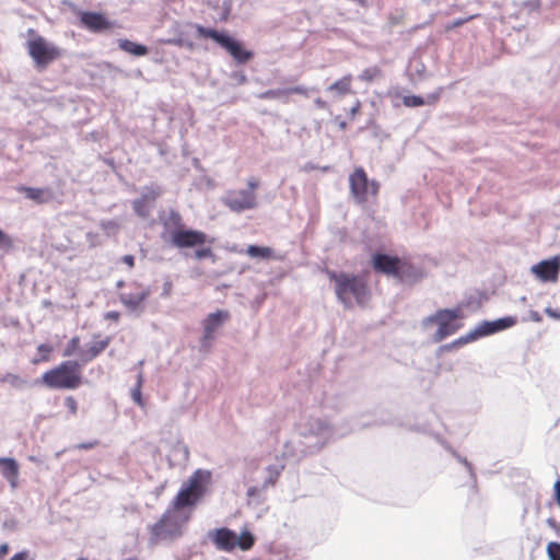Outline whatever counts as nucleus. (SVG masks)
I'll return each mask as SVG.
<instances>
[{"label":"nucleus","instance_id":"obj_33","mask_svg":"<svg viewBox=\"0 0 560 560\" xmlns=\"http://www.w3.org/2000/svg\"><path fill=\"white\" fill-rule=\"evenodd\" d=\"M80 339L79 337H73L71 338V340L67 343L65 350H63V355L65 357H70L72 355L74 352H79L80 350Z\"/></svg>","mask_w":560,"mask_h":560},{"label":"nucleus","instance_id":"obj_3","mask_svg":"<svg viewBox=\"0 0 560 560\" xmlns=\"http://www.w3.org/2000/svg\"><path fill=\"white\" fill-rule=\"evenodd\" d=\"M328 278L335 283V293L339 302L346 307H350L352 302L364 305L370 299V290L361 276L327 271Z\"/></svg>","mask_w":560,"mask_h":560},{"label":"nucleus","instance_id":"obj_14","mask_svg":"<svg viewBox=\"0 0 560 560\" xmlns=\"http://www.w3.org/2000/svg\"><path fill=\"white\" fill-rule=\"evenodd\" d=\"M516 323L517 318L515 316H504L494 320H483L479 323L475 329L470 330V332L474 340H477L479 338L506 330L516 325Z\"/></svg>","mask_w":560,"mask_h":560},{"label":"nucleus","instance_id":"obj_47","mask_svg":"<svg viewBox=\"0 0 560 560\" xmlns=\"http://www.w3.org/2000/svg\"><path fill=\"white\" fill-rule=\"evenodd\" d=\"M247 186L248 188L246 190H250L253 192H255V190L258 188L259 186V183L257 182L256 178L254 177H250L248 180H247Z\"/></svg>","mask_w":560,"mask_h":560},{"label":"nucleus","instance_id":"obj_34","mask_svg":"<svg viewBox=\"0 0 560 560\" xmlns=\"http://www.w3.org/2000/svg\"><path fill=\"white\" fill-rule=\"evenodd\" d=\"M547 553L550 560H560V544L550 541L547 545Z\"/></svg>","mask_w":560,"mask_h":560},{"label":"nucleus","instance_id":"obj_42","mask_svg":"<svg viewBox=\"0 0 560 560\" xmlns=\"http://www.w3.org/2000/svg\"><path fill=\"white\" fill-rule=\"evenodd\" d=\"M440 98V92H433V93H430L427 95V97L424 98L425 101V104L428 105H432L434 103H436V101Z\"/></svg>","mask_w":560,"mask_h":560},{"label":"nucleus","instance_id":"obj_63","mask_svg":"<svg viewBox=\"0 0 560 560\" xmlns=\"http://www.w3.org/2000/svg\"><path fill=\"white\" fill-rule=\"evenodd\" d=\"M125 560H136V559H132V558H128V559H125Z\"/></svg>","mask_w":560,"mask_h":560},{"label":"nucleus","instance_id":"obj_64","mask_svg":"<svg viewBox=\"0 0 560 560\" xmlns=\"http://www.w3.org/2000/svg\"><path fill=\"white\" fill-rule=\"evenodd\" d=\"M559 318H560V313H559Z\"/></svg>","mask_w":560,"mask_h":560},{"label":"nucleus","instance_id":"obj_2","mask_svg":"<svg viewBox=\"0 0 560 560\" xmlns=\"http://www.w3.org/2000/svg\"><path fill=\"white\" fill-rule=\"evenodd\" d=\"M353 428L337 429L328 420L319 417L304 416L296 424L298 441L284 444L283 455L295 460L319 452L334 436H343Z\"/></svg>","mask_w":560,"mask_h":560},{"label":"nucleus","instance_id":"obj_12","mask_svg":"<svg viewBox=\"0 0 560 560\" xmlns=\"http://www.w3.org/2000/svg\"><path fill=\"white\" fill-rule=\"evenodd\" d=\"M136 287L135 292H122L119 294L120 303L126 307L128 313L141 316L145 310V300L151 295L150 287H144L138 282H132Z\"/></svg>","mask_w":560,"mask_h":560},{"label":"nucleus","instance_id":"obj_26","mask_svg":"<svg viewBox=\"0 0 560 560\" xmlns=\"http://www.w3.org/2000/svg\"><path fill=\"white\" fill-rule=\"evenodd\" d=\"M472 341H475V340H474L471 332L469 331L466 335L460 336L459 338L455 339L454 341L441 346L439 351H441V352L452 351L456 348H459V347L467 345L469 342H472Z\"/></svg>","mask_w":560,"mask_h":560},{"label":"nucleus","instance_id":"obj_17","mask_svg":"<svg viewBox=\"0 0 560 560\" xmlns=\"http://www.w3.org/2000/svg\"><path fill=\"white\" fill-rule=\"evenodd\" d=\"M80 22L85 28L94 33L106 31L112 26L107 18L100 12H82L80 14Z\"/></svg>","mask_w":560,"mask_h":560},{"label":"nucleus","instance_id":"obj_54","mask_svg":"<svg viewBox=\"0 0 560 560\" xmlns=\"http://www.w3.org/2000/svg\"><path fill=\"white\" fill-rule=\"evenodd\" d=\"M314 103H315L316 107L322 108V109H326V108L328 107L327 102H326V101H324V100H322V98H319V97H318V98H316V100L314 101Z\"/></svg>","mask_w":560,"mask_h":560},{"label":"nucleus","instance_id":"obj_59","mask_svg":"<svg viewBox=\"0 0 560 560\" xmlns=\"http://www.w3.org/2000/svg\"><path fill=\"white\" fill-rule=\"evenodd\" d=\"M532 318H533V320H535V322H539V320L541 319V317H540L539 313H537V312H533V313H532Z\"/></svg>","mask_w":560,"mask_h":560},{"label":"nucleus","instance_id":"obj_27","mask_svg":"<svg viewBox=\"0 0 560 560\" xmlns=\"http://www.w3.org/2000/svg\"><path fill=\"white\" fill-rule=\"evenodd\" d=\"M246 253L253 258L268 259L272 255V249L270 247L249 245Z\"/></svg>","mask_w":560,"mask_h":560},{"label":"nucleus","instance_id":"obj_16","mask_svg":"<svg viewBox=\"0 0 560 560\" xmlns=\"http://www.w3.org/2000/svg\"><path fill=\"white\" fill-rule=\"evenodd\" d=\"M401 260L398 257L377 253L373 256V268L382 273L397 277Z\"/></svg>","mask_w":560,"mask_h":560},{"label":"nucleus","instance_id":"obj_15","mask_svg":"<svg viewBox=\"0 0 560 560\" xmlns=\"http://www.w3.org/2000/svg\"><path fill=\"white\" fill-rule=\"evenodd\" d=\"M530 270L542 282H556L560 273V256L541 260L532 266Z\"/></svg>","mask_w":560,"mask_h":560},{"label":"nucleus","instance_id":"obj_10","mask_svg":"<svg viewBox=\"0 0 560 560\" xmlns=\"http://www.w3.org/2000/svg\"><path fill=\"white\" fill-rule=\"evenodd\" d=\"M170 242L177 248H192L201 246L206 243H212L213 240L199 230L192 229H174L171 231Z\"/></svg>","mask_w":560,"mask_h":560},{"label":"nucleus","instance_id":"obj_9","mask_svg":"<svg viewBox=\"0 0 560 560\" xmlns=\"http://www.w3.org/2000/svg\"><path fill=\"white\" fill-rule=\"evenodd\" d=\"M349 185L352 196L358 203H364L369 194L375 196L378 192L380 185L376 180H370L362 167H357L349 176Z\"/></svg>","mask_w":560,"mask_h":560},{"label":"nucleus","instance_id":"obj_58","mask_svg":"<svg viewBox=\"0 0 560 560\" xmlns=\"http://www.w3.org/2000/svg\"><path fill=\"white\" fill-rule=\"evenodd\" d=\"M464 22H465V20H463V19H457V20H455V21L453 22V24H452V25H453V27H458V26L463 25V24H464Z\"/></svg>","mask_w":560,"mask_h":560},{"label":"nucleus","instance_id":"obj_6","mask_svg":"<svg viewBox=\"0 0 560 560\" xmlns=\"http://www.w3.org/2000/svg\"><path fill=\"white\" fill-rule=\"evenodd\" d=\"M463 314L459 308H442L422 320L423 326L436 324L439 327L433 335L434 342H441L448 336L454 335L460 329L462 324L458 322Z\"/></svg>","mask_w":560,"mask_h":560},{"label":"nucleus","instance_id":"obj_44","mask_svg":"<svg viewBox=\"0 0 560 560\" xmlns=\"http://www.w3.org/2000/svg\"><path fill=\"white\" fill-rule=\"evenodd\" d=\"M171 291H172V282H171V281H165V282L163 283V289H162L161 296H162V298H167V296H170Z\"/></svg>","mask_w":560,"mask_h":560},{"label":"nucleus","instance_id":"obj_57","mask_svg":"<svg viewBox=\"0 0 560 560\" xmlns=\"http://www.w3.org/2000/svg\"><path fill=\"white\" fill-rule=\"evenodd\" d=\"M234 78H236L240 83H245L247 81L246 75L244 73H242V72L235 73Z\"/></svg>","mask_w":560,"mask_h":560},{"label":"nucleus","instance_id":"obj_56","mask_svg":"<svg viewBox=\"0 0 560 560\" xmlns=\"http://www.w3.org/2000/svg\"><path fill=\"white\" fill-rule=\"evenodd\" d=\"M9 552V545L7 542L0 545V557Z\"/></svg>","mask_w":560,"mask_h":560},{"label":"nucleus","instance_id":"obj_20","mask_svg":"<svg viewBox=\"0 0 560 560\" xmlns=\"http://www.w3.org/2000/svg\"><path fill=\"white\" fill-rule=\"evenodd\" d=\"M0 472L14 489L18 486L19 464L12 457H0Z\"/></svg>","mask_w":560,"mask_h":560},{"label":"nucleus","instance_id":"obj_46","mask_svg":"<svg viewBox=\"0 0 560 560\" xmlns=\"http://www.w3.org/2000/svg\"><path fill=\"white\" fill-rule=\"evenodd\" d=\"M30 556L28 550H23L15 553L10 560H27Z\"/></svg>","mask_w":560,"mask_h":560},{"label":"nucleus","instance_id":"obj_31","mask_svg":"<svg viewBox=\"0 0 560 560\" xmlns=\"http://www.w3.org/2000/svg\"><path fill=\"white\" fill-rule=\"evenodd\" d=\"M402 104L407 107H419L425 105V101L420 95H407L404 96Z\"/></svg>","mask_w":560,"mask_h":560},{"label":"nucleus","instance_id":"obj_45","mask_svg":"<svg viewBox=\"0 0 560 560\" xmlns=\"http://www.w3.org/2000/svg\"><path fill=\"white\" fill-rule=\"evenodd\" d=\"M97 444H98V442L95 440V441H91V442L80 443L77 447L80 450H91V448L95 447Z\"/></svg>","mask_w":560,"mask_h":560},{"label":"nucleus","instance_id":"obj_37","mask_svg":"<svg viewBox=\"0 0 560 560\" xmlns=\"http://www.w3.org/2000/svg\"><path fill=\"white\" fill-rule=\"evenodd\" d=\"M52 348L47 343H42L37 347V352L40 355V360H48L49 353L51 352Z\"/></svg>","mask_w":560,"mask_h":560},{"label":"nucleus","instance_id":"obj_40","mask_svg":"<svg viewBox=\"0 0 560 560\" xmlns=\"http://www.w3.org/2000/svg\"><path fill=\"white\" fill-rule=\"evenodd\" d=\"M285 90L288 91V96L293 93L303 94V95H307V93H308V89L303 85H296L293 88H288Z\"/></svg>","mask_w":560,"mask_h":560},{"label":"nucleus","instance_id":"obj_49","mask_svg":"<svg viewBox=\"0 0 560 560\" xmlns=\"http://www.w3.org/2000/svg\"><path fill=\"white\" fill-rule=\"evenodd\" d=\"M553 491H555V499H556V502H557V504L560 506V479H558V480L555 482Z\"/></svg>","mask_w":560,"mask_h":560},{"label":"nucleus","instance_id":"obj_22","mask_svg":"<svg viewBox=\"0 0 560 560\" xmlns=\"http://www.w3.org/2000/svg\"><path fill=\"white\" fill-rule=\"evenodd\" d=\"M117 45L122 51L136 57L145 56L149 52V49L145 45L138 44L126 38H119L117 40Z\"/></svg>","mask_w":560,"mask_h":560},{"label":"nucleus","instance_id":"obj_60","mask_svg":"<svg viewBox=\"0 0 560 560\" xmlns=\"http://www.w3.org/2000/svg\"><path fill=\"white\" fill-rule=\"evenodd\" d=\"M317 168H318V167H317V166H315L313 163H307V164L305 165V170H317Z\"/></svg>","mask_w":560,"mask_h":560},{"label":"nucleus","instance_id":"obj_24","mask_svg":"<svg viewBox=\"0 0 560 560\" xmlns=\"http://www.w3.org/2000/svg\"><path fill=\"white\" fill-rule=\"evenodd\" d=\"M284 466L283 465H269L266 467V477L262 482V489H267L270 486H275L279 476L281 475Z\"/></svg>","mask_w":560,"mask_h":560},{"label":"nucleus","instance_id":"obj_23","mask_svg":"<svg viewBox=\"0 0 560 560\" xmlns=\"http://www.w3.org/2000/svg\"><path fill=\"white\" fill-rule=\"evenodd\" d=\"M351 75H345L338 81L334 82L327 88L328 92L336 93L338 96H343L351 92Z\"/></svg>","mask_w":560,"mask_h":560},{"label":"nucleus","instance_id":"obj_50","mask_svg":"<svg viewBox=\"0 0 560 560\" xmlns=\"http://www.w3.org/2000/svg\"><path fill=\"white\" fill-rule=\"evenodd\" d=\"M10 244L8 235L0 229V248Z\"/></svg>","mask_w":560,"mask_h":560},{"label":"nucleus","instance_id":"obj_25","mask_svg":"<svg viewBox=\"0 0 560 560\" xmlns=\"http://www.w3.org/2000/svg\"><path fill=\"white\" fill-rule=\"evenodd\" d=\"M163 226L170 234L174 229L185 228L180 213L173 209L170 210L168 215L163 220Z\"/></svg>","mask_w":560,"mask_h":560},{"label":"nucleus","instance_id":"obj_30","mask_svg":"<svg viewBox=\"0 0 560 560\" xmlns=\"http://www.w3.org/2000/svg\"><path fill=\"white\" fill-rule=\"evenodd\" d=\"M132 209L135 213L140 218H147L150 212L147 202L141 198H137L132 201Z\"/></svg>","mask_w":560,"mask_h":560},{"label":"nucleus","instance_id":"obj_43","mask_svg":"<svg viewBox=\"0 0 560 560\" xmlns=\"http://www.w3.org/2000/svg\"><path fill=\"white\" fill-rule=\"evenodd\" d=\"M546 523L556 533H560V523H558L553 517L547 518Z\"/></svg>","mask_w":560,"mask_h":560},{"label":"nucleus","instance_id":"obj_38","mask_svg":"<svg viewBox=\"0 0 560 560\" xmlns=\"http://www.w3.org/2000/svg\"><path fill=\"white\" fill-rule=\"evenodd\" d=\"M65 406L72 415H74L78 410L77 400L72 396H69L65 399Z\"/></svg>","mask_w":560,"mask_h":560},{"label":"nucleus","instance_id":"obj_5","mask_svg":"<svg viewBox=\"0 0 560 560\" xmlns=\"http://www.w3.org/2000/svg\"><path fill=\"white\" fill-rule=\"evenodd\" d=\"M196 31L200 37L213 39L220 47L225 49L232 58L240 65L248 62L253 57L254 52L246 49L242 42L231 36L224 31H218L214 28L205 27L197 24Z\"/></svg>","mask_w":560,"mask_h":560},{"label":"nucleus","instance_id":"obj_4","mask_svg":"<svg viewBox=\"0 0 560 560\" xmlns=\"http://www.w3.org/2000/svg\"><path fill=\"white\" fill-rule=\"evenodd\" d=\"M42 381L52 389H75L82 383L81 364L77 360L63 361L45 372Z\"/></svg>","mask_w":560,"mask_h":560},{"label":"nucleus","instance_id":"obj_1","mask_svg":"<svg viewBox=\"0 0 560 560\" xmlns=\"http://www.w3.org/2000/svg\"><path fill=\"white\" fill-rule=\"evenodd\" d=\"M211 479L208 470L197 469L183 483L173 501V506L167 509L161 518L150 526V544L158 545L161 541H172L183 535V528L190 515L184 509L192 508L205 495L207 485Z\"/></svg>","mask_w":560,"mask_h":560},{"label":"nucleus","instance_id":"obj_55","mask_svg":"<svg viewBox=\"0 0 560 560\" xmlns=\"http://www.w3.org/2000/svg\"><path fill=\"white\" fill-rule=\"evenodd\" d=\"M546 314L549 315L550 317H553V318H559V314L557 311L550 308V307H547L545 310Z\"/></svg>","mask_w":560,"mask_h":560},{"label":"nucleus","instance_id":"obj_13","mask_svg":"<svg viewBox=\"0 0 560 560\" xmlns=\"http://www.w3.org/2000/svg\"><path fill=\"white\" fill-rule=\"evenodd\" d=\"M222 202L233 212L241 213L245 210L256 208V194L250 190L240 189L230 190L223 198Z\"/></svg>","mask_w":560,"mask_h":560},{"label":"nucleus","instance_id":"obj_53","mask_svg":"<svg viewBox=\"0 0 560 560\" xmlns=\"http://www.w3.org/2000/svg\"><path fill=\"white\" fill-rule=\"evenodd\" d=\"M5 380L9 381L12 385H18L21 382L20 377L13 374H8Z\"/></svg>","mask_w":560,"mask_h":560},{"label":"nucleus","instance_id":"obj_62","mask_svg":"<svg viewBox=\"0 0 560 560\" xmlns=\"http://www.w3.org/2000/svg\"><path fill=\"white\" fill-rule=\"evenodd\" d=\"M329 168H330L329 166H323V167H320V170H322L323 172H327V171H329Z\"/></svg>","mask_w":560,"mask_h":560},{"label":"nucleus","instance_id":"obj_21","mask_svg":"<svg viewBox=\"0 0 560 560\" xmlns=\"http://www.w3.org/2000/svg\"><path fill=\"white\" fill-rule=\"evenodd\" d=\"M422 277L423 271L420 267L401 261L396 278L404 283L412 284L422 279Z\"/></svg>","mask_w":560,"mask_h":560},{"label":"nucleus","instance_id":"obj_18","mask_svg":"<svg viewBox=\"0 0 560 560\" xmlns=\"http://www.w3.org/2000/svg\"><path fill=\"white\" fill-rule=\"evenodd\" d=\"M109 343L110 337H106L105 339L91 342L88 348L80 349L78 352L79 360L77 361L81 364V368L100 355Z\"/></svg>","mask_w":560,"mask_h":560},{"label":"nucleus","instance_id":"obj_52","mask_svg":"<svg viewBox=\"0 0 560 560\" xmlns=\"http://www.w3.org/2000/svg\"><path fill=\"white\" fill-rule=\"evenodd\" d=\"M177 451L182 453L184 459L188 458L189 451H188V447L186 445L179 444L177 446Z\"/></svg>","mask_w":560,"mask_h":560},{"label":"nucleus","instance_id":"obj_29","mask_svg":"<svg viewBox=\"0 0 560 560\" xmlns=\"http://www.w3.org/2000/svg\"><path fill=\"white\" fill-rule=\"evenodd\" d=\"M258 98L260 100H283L287 102L288 100V91L285 89H275V90H267L261 93H259Z\"/></svg>","mask_w":560,"mask_h":560},{"label":"nucleus","instance_id":"obj_19","mask_svg":"<svg viewBox=\"0 0 560 560\" xmlns=\"http://www.w3.org/2000/svg\"><path fill=\"white\" fill-rule=\"evenodd\" d=\"M20 192H23L27 199L35 201L36 203H48L55 199V192L49 187H27L21 186L18 188Z\"/></svg>","mask_w":560,"mask_h":560},{"label":"nucleus","instance_id":"obj_8","mask_svg":"<svg viewBox=\"0 0 560 560\" xmlns=\"http://www.w3.org/2000/svg\"><path fill=\"white\" fill-rule=\"evenodd\" d=\"M230 317L231 314L229 311L217 310L202 319V335L199 340L201 351L207 352L211 349L218 331L226 324Z\"/></svg>","mask_w":560,"mask_h":560},{"label":"nucleus","instance_id":"obj_28","mask_svg":"<svg viewBox=\"0 0 560 560\" xmlns=\"http://www.w3.org/2000/svg\"><path fill=\"white\" fill-rule=\"evenodd\" d=\"M161 194H162L161 187L152 184L150 186L143 187L140 198L142 200H144L147 203L153 202L156 200L158 197L161 196Z\"/></svg>","mask_w":560,"mask_h":560},{"label":"nucleus","instance_id":"obj_7","mask_svg":"<svg viewBox=\"0 0 560 560\" xmlns=\"http://www.w3.org/2000/svg\"><path fill=\"white\" fill-rule=\"evenodd\" d=\"M209 539L214 544L217 549L231 552L237 546L242 550H249L255 544L254 535L244 530L241 536L228 527H221L208 533Z\"/></svg>","mask_w":560,"mask_h":560},{"label":"nucleus","instance_id":"obj_51","mask_svg":"<svg viewBox=\"0 0 560 560\" xmlns=\"http://www.w3.org/2000/svg\"><path fill=\"white\" fill-rule=\"evenodd\" d=\"M119 316H120V314L116 311H109V312L105 313V315H104V317L106 319H112V320H118Z\"/></svg>","mask_w":560,"mask_h":560},{"label":"nucleus","instance_id":"obj_41","mask_svg":"<svg viewBox=\"0 0 560 560\" xmlns=\"http://www.w3.org/2000/svg\"><path fill=\"white\" fill-rule=\"evenodd\" d=\"M266 489H262V486L261 487L252 486L247 489L246 494L248 498H255V497H258Z\"/></svg>","mask_w":560,"mask_h":560},{"label":"nucleus","instance_id":"obj_61","mask_svg":"<svg viewBox=\"0 0 560 560\" xmlns=\"http://www.w3.org/2000/svg\"><path fill=\"white\" fill-rule=\"evenodd\" d=\"M125 285V282L122 280H119L116 284L117 288H121Z\"/></svg>","mask_w":560,"mask_h":560},{"label":"nucleus","instance_id":"obj_11","mask_svg":"<svg viewBox=\"0 0 560 560\" xmlns=\"http://www.w3.org/2000/svg\"><path fill=\"white\" fill-rule=\"evenodd\" d=\"M27 46L28 54L37 67H46L59 57V49L42 36L30 40Z\"/></svg>","mask_w":560,"mask_h":560},{"label":"nucleus","instance_id":"obj_36","mask_svg":"<svg viewBox=\"0 0 560 560\" xmlns=\"http://www.w3.org/2000/svg\"><path fill=\"white\" fill-rule=\"evenodd\" d=\"M141 385H142V375L139 374L137 385L131 392V397H132L133 401L140 406H142Z\"/></svg>","mask_w":560,"mask_h":560},{"label":"nucleus","instance_id":"obj_35","mask_svg":"<svg viewBox=\"0 0 560 560\" xmlns=\"http://www.w3.org/2000/svg\"><path fill=\"white\" fill-rule=\"evenodd\" d=\"M381 73L380 69L377 67H371L363 70V72L360 74V79L362 81H373L378 74Z\"/></svg>","mask_w":560,"mask_h":560},{"label":"nucleus","instance_id":"obj_39","mask_svg":"<svg viewBox=\"0 0 560 560\" xmlns=\"http://www.w3.org/2000/svg\"><path fill=\"white\" fill-rule=\"evenodd\" d=\"M454 455L459 463H462L463 465L466 466L470 477H472L475 479L476 477H475L472 465L465 457H462L459 454L454 453Z\"/></svg>","mask_w":560,"mask_h":560},{"label":"nucleus","instance_id":"obj_48","mask_svg":"<svg viewBox=\"0 0 560 560\" xmlns=\"http://www.w3.org/2000/svg\"><path fill=\"white\" fill-rule=\"evenodd\" d=\"M124 264H126L129 268H132L135 266V256L132 255H125L120 259Z\"/></svg>","mask_w":560,"mask_h":560},{"label":"nucleus","instance_id":"obj_32","mask_svg":"<svg viewBox=\"0 0 560 560\" xmlns=\"http://www.w3.org/2000/svg\"><path fill=\"white\" fill-rule=\"evenodd\" d=\"M198 248L194 252V258L196 260H202V259H206V258H211L212 260H214V254L211 249V247H200V246H197Z\"/></svg>","mask_w":560,"mask_h":560}]
</instances>
